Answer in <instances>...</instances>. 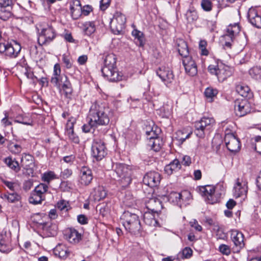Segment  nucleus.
<instances>
[{
    "mask_svg": "<svg viewBox=\"0 0 261 261\" xmlns=\"http://www.w3.org/2000/svg\"><path fill=\"white\" fill-rule=\"evenodd\" d=\"M112 116L113 111L106 103L96 101L92 104L87 119H91V124L97 128L108 125Z\"/></svg>",
    "mask_w": 261,
    "mask_h": 261,
    "instance_id": "1",
    "label": "nucleus"
},
{
    "mask_svg": "<svg viewBox=\"0 0 261 261\" xmlns=\"http://www.w3.org/2000/svg\"><path fill=\"white\" fill-rule=\"evenodd\" d=\"M116 57L113 54L106 56L104 60V66L101 69L103 75L111 82L121 81L122 75L117 71L116 67Z\"/></svg>",
    "mask_w": 261,
    "mask_h": 261,
    "instance_id": "2",
    "label": "nucleus"
},
{
    "mask_svg": "<svg viewBox=\"0 0 261 261\" xmlns=\"http://www.w3.org/2000/svg\"><path fill=\"white\" fill-rule=\"evenodd\" d=\"M121 220L125 229L129 232L135 234L139 232L141 228L140 221L136 214L125 211L121 215Z\"/></svg>",
    "mask_w": 261,
    "mask_h": 261,
    "instance_id": "3",
    "label": "nucleus"
},
{
    "mask_svg": "<svg viewBox=\"0 0 261 261\" xmlns=\"http://www.w3.org/2000/svg\"><path fill=\"white\" fill-rule=\"evenodd\" d=\"M37 29L39 32L38 42L40 45L48 44L56 37L55 31L50 24L42 23Z\"/></svg>",
    "mask_w": 261,
    "mask_h": 261,
    "instance_id": "4",
    "label": "nucleus"
},
{
    "mask_svg": "<svg viewBox=\"0 0 261 261\" xmlns=\"http://www.w3.org/2000/svg\"><path fill=\"white\" fill-rule=\"evenodd\" d=\"M215 124V121L212 117H202L195 123V135L200 138H203L207 133H210Z\"/></svg>",
    "mask_w": 261,
    "mask_h": 261,
    "instance_id": "5",
    "label": "nucleus"
},
{
    "mask_svg": "<svg viewBox=\"0 0 261 261\" xmlns=\"http://www.w3.org/2000/svg\"><path fill=\"white\" fill-rule=\"evenodd\" d=\"M114 171L120 178V184L122 187H127L131 182L132 170L128 165L122 163L113 165Z\"/></svg>",
    "mask_w": 261,
    "mask_h": 261,
    "instance_id": "6",
    "label": "nucleus"
},
{
    "mask_svg": "<svg viewBox=\"0 0 261 261\" xmlns=\"http://www.w3.org/2000/svg\"><path fill=\"white\" fill-rule=\"evenodd\" d=\"M208 71L211 74L215 75L220 82H223L232 74V69L222 63L210 65Z\"/></svg>",
    "mask_w": 261,
    "mask_h": 261,
    "instance_id": "7",
    "label": "nucleus"
},
{
    "mask_svg": "<svg viewBox=\"0 0 261 261\" xmlns=\"http://www.w3.org/2000/svg\"><path fill=\"white\" fill-rule=\"evenodd\" d=\"M21 48L20 45L16 41H14L13 43H0V53L10 58H16L20 53Z\"/></svg>",
    "mask_w": 261,
    "mask_h": 261,
    "instance_id": "8",
    "label": "nucleus"
},
{
    "mask_svg": "<svg viewBox=\"0 0 261 261\" xmlns=\"http://www.w3.org/2000/svg\"><path fill=\"white\" fill-rule=\"evenodd\" d=\"M234 103V112L237 116H244L252 110L251 103L247 99H237Z\"/></svg>",
    "mask_w": 261,
    "mask_h": 261,
    "instance_id": "9",
    "label": "nucleus"
},
{
    "mask_svg": "<svg viewBox=\"0 0 261 261\" xmlns=\"http://www.w3.org/2000/svg\"><path fill=\"white\" fill-rule=\"evenodd\" d=\"M125 22V16L121 13H116L110 22L112 31L115 34H120L124 29Z\"/></svg>",
    "mask_w": 261,
    "mask_h": 261,
    "instance_id": "10",
    "label": "nucleus"
},
{
    "mask_svg": "<svg viewBox=\"0 0 261 261\" xmlns=\"http://www.w3.org/2000/svg\"><path fill=\"white\" fill-rule=\"evenodd\" d=\"M92 154L97 161L101 160L106 155L107 149L102 140H94L92 145Z\"/></svg>",
    "mask_w": 261,
    "mask_h": 261,
    "instance_id": "11",
    "label": "nucleus"
},
{
    "mask_svg": "<svg viewBox=\"0 0 261 261\" xmlns=\"http://www.w3.org/2000/svg\"><path fill=\"white\" fill-rule=\"evenodd\" d=\"M225 132L224 142L228 150L230 152H237L241 147L240 142L239 139L232 133Z\"/></svg>",
    "mask_w": 261,
    "mask_h": 261,
    "instance_id": "12",
    "label": "nucleus"
},
{
    "mask_svg": "<svg viewBox=\"0 0 261 261\" xmlns=\"http://www.w3.org/2000/svg\"><path fill=\"white\" fill-rule=\"evenodd\" d=\"M68 79L67 76L63 73L61 74L60 65L58 63L56 64L54 66V70L52 76L50 79V82L56 86L58 88H61V84Z\"/></svg>",
    "mask_w": 261,
    "mask_h": 261,
    "instance_id": "13",
    "label": "nucleus"
},
{
    "mask_svg": "<svg viewBox=\"0 0 261 261\" xmlns=\"http://www.w3.org/2000/svg\"><path fill=\"white\" fill-rule=\"evenodd\" d=\"M248 189L247 182L242 178H237L233 187V196H246Z\"/></svg>",
    "mask_w": 261,
    "mask_h": 261,
    "instance_id": "14",
    "label": "nucleus"
},
{
    "mask_svg": "<svg viewBox=\"0 0 261 261\" xmlns=\"http://www.w3.org/2000/svg\"><path fill=\"white\" fill-rule=\"evenodd\" d=\"M10 233L3 230L0 233V251L4 253L9 252L12 250Z\"/></svg>",
    "mask_w": 261,
    "mask_h": 261,
    "instance_id": "15",
    "label": "nucleus"
},
{
    "mask_svg": "<svg viewBox=\"0 0 261 261\" xmlns=\"http://www.w3.org/2000/svg\"><path fill=\"white\" fill-rule=\"evenodd\" d=\"M161 177L159 173L156 172L147 173L144 176L143 183L150 188L156 187L160 182Z\"/></svg>",
    "mask_w": 261,
    "mask_h": 261,
    "instance_id": "16",
    "label": "nucleus"
},
{
    "mask_svg": "<svg viewBox=\"0 0 261 261\" xmlns=\"http://www.w3.org/2000/svg\"><path fill=\"white\" fill-rule=\"evenodd\" d=\"M144 130L145 132L147 139L150 140L153 139L155 136L161 134V129L157 126L154 125V122L152 121H147L145 123Z\"/></svg>",
    "mask_w": 261,
    "mask_h": 261,
    "instance_id": "17",
    "label": "nucleus"
},
{
    "mask_svg": "<svg viewBox=\"0 0 261 261\" xmlns=\"http://www.w3.org/2000/svg\"><path fill=\"white\" fill-rule=\"evenodd\" d=\"M182 64L185 71L190 76H194L197 73V65L192 58L187 56L183 58Z\"/></svg>",
    "mask_w": 261,
    "mask_h": 261,
    "instance_id": "18",
    "label": "nucleus"
},
{
    "mask_svg": "<svg viewBox=\"0 0 261 261\" xmlns=\"http://www.w3.org/2000/svg\"><path fill=\"white\" fill-rule=\"evenodd\" d=\"M230 237L236 247L234 251H240L245 245L243 234L237 230H232L231 231Z\"/></svg>",
    "mask_w": 261,
    "mask_h": 261,
    "instance_id": "19",
    "label": "nucleus"
},
{
    "mask_svg": "<svg viewBox=\"0 0 261 261\" xmlns=\"http://www.w3.org/2000/svg\"><path fill=\"white\" fill-rule=\"evenodd\" d=\"M75 120L69 119L66 123L65 134L68 137L69 140L73 143L77 144L80 142L79 137L75 134L73 130Z\"/></svg>",
    "mask_w": 261,
    "mask_h": 261,
    "instance_id": "20",
    "label": "nucleus"
},
{
    "mask_svg": "<svg viewBox=\"0 0 261 261\" xmlns=\"http://www.w3.org/2000/svg\"><path fill=\"white\" fill-rule=\"evenodd\" d=\"M65 238L70 243L75 244L82 239V235L74 228L67 229L64 234Z\"/></svg>",
    "mask_w": 261,
    "mask_h": 261,
    "instance_id": "21",
    "label": "nucleus"
},
{
    "mask_svg": "<svg viewBox=\"0 0 261 261\" xmlns=\"http://www.w3.org/2000/svg\"><path fill=\"white\" fill-rule=\"evenodd\" d=\"M248 19L249 22L257 28L261 29V16L258 14L255 8H250L248 11Z\"/></svg>",
    "mask_w": 261,
    "mask_h": 261,
    "instance_id": "22",
    "label": "nucleus"
},
{
    "mask_svg": "<svg viewBox=\"0 0 261 261\" xmlns=\"http://www.w3.org/2000/svg\"><path fill=\"white\" fill-rule=\"evenodd\" d=\"M80 182L83 185H88L93 179L91 169L87 167H83L80 171Z\"/></svg>",
    "mask_w": 261,
    "mask_h": 261,
    "instance_id": "23",
    "label": "nucleus"
},
{
    "mask_svg": "<svg viewBox=\"0 0 261 261\" xmlns=\"http://www.w3.org/2000/svg\"><path fill=\"white\" fill-rule=\"evenodd\" d=\"M70 14L74 20L79 19L82 14V6L79 0H72L70 4Z\"/></svg>",
    "mask_w": 261,
    "mask_h": 261,
    "instance_id": "24",
    "label": "nucleus"
},
{
    "mask_svg": "<svg viewBox=\"0 0 261 261\" xmlns=\"http://www.w3.org/2000/svg\"><path fill=\"white\" fill-rule=\"evenodd\" d=\"M99 23L97 20L86 21L82 23V28L87 35L90 36L95 32L96 27Z\"/></svg>",
    "mask_w": 261,
    "mask_h": 261,
    "instance_id": "25",
    "label": "nucleus"
},
{
    "mask_svg": "<svg viewBox=\"0 0 261 261\" xmlns=\"http://www.w3.org/2000/svg\"><path fill=\"white\" fill-rule=\"evenodd\" d=\"M176 46L179 54L183 58L189 55V49L186 42L182 39H177Z\"/></svg>",
    "mask_w": 261,
    "mask_h": 261,
    "instance_id": "26",
    "label": "nucleus"
},
{
    "mask_svg": "<svg viewBox=\"0 0 261 261\" xmlns=\"http://www.w3.org/2000/svg\"><path fill=\"white\" fill-rule=\"evenodd\" d=\"M240 32V28L237 23L229 25L226 29V34L224 35L225 39L232 40L234 36Z\"/></svg>",
    "mask_w": 261,
    "mask_h": 261,
    "instance_id": "27",
    "label": "nucleus"
},
{
    "mask_svg": "<svg viewBox=\"0 0 261 261\" xmlns=\"http://www.w3.org/2000/svg\"><path fill=\"white\" fill-rule=\"evenodd\" d=\"M158 214L152 213L150 212H145L143 216L144 223L149 226H159L158 220L156 219L155 215Z\"/></svg>",
    "mask_w": 261,
    "mask_h": 261,
    "instance_id": "28",
    "label": "nucleus"
},
{
    "mask_svg": "<svg viewBox=\"0 0 261 261\" xmlns=\"http://www.w3.org/2000/svg\"><path fill=\"white\" fill-rule=\"evenodd\" d=\"M148 145L151 147L152 149L154 151L158 152L161 150L163 146V141L162 137L159 136H155L153 139L149 140Z\"/></svg>",
    "mask_w": 261,
    "mask_h": 261,
    "instance_id": "29",
    "label": "nucleus"
},
{
    "mask_svg": "<svg viewBox=\"0 0 261 261\" xmlns=\"http://www.w3.org/2000/svg\"><path fill=\"white\" fill-rule=\"evenodd\" d=\"M191 134V130L184 128L176 132L174 138L179 142V143L182 144L187 138L190 137Z\"/></svg>",
    "mask_w": 261,
    "mask_h": 261,
    "instance_id": "30",
    "label": "nucleus"
},
{
    "mask_svg": "<svg viewBox=\"0 0 261 261\" xmlns=\"http://www.w3.org/2000/svg\"><path fill=\"white\" fill-rule=\"evenodd\" d=\"M197 190L202 196H212L215 192L216 188L212 185L199 186Z\"/></svg>",
    "mask_w": 261,
    "mask_h": 261,
    "instance_id": "31",
    "label": "nucleus"
},
{
    "mask_svg": "<svg viewBox=\"0 0 261 261\" xmlns=\"http://www.w3.org/2000/svg\"><path fill=\"white\" fill-rule=\"evenodd\" d=\"M54 253L56 255L58 256L60 258H65L69 254L68 248L63 244H59L54 250Z\"/></svg>",
    "mask_w": 261,
    "mask_h": 261,
    "instance_id": "32",
    "label": "nucleus"
},
{
    "mask_svg": "<svg viewBox=\"0 0 261 261\" xmlns=\"http://www.w3.org/2000/svg\"><path fill=\"white\" fill-rule=\"evenodd\" d=\"M180 165L178 160H174L172 162L166 165L164 167V172L168 175L173 173L177 168H180Z\"/></svg>",
    "mask_w": 261,
    "mask_h": 261,
    "instance_id": "33",
    "label": "nucleus"
},
{
    "mask_svg": "<svg viewBox=\"0 0 261 261\" xmlns=\"http://www.w3.org/2000/svg\"><path fill=\"white\" fill-rule=\"evenodd\" d=\"M236 91L242 97H250L251 92L249 87L244 84H239L236 86Z\"/></svg>",
    "mask_w": 261,
    "mask_h": 261,
    "instance_id": "34",
    "label": "nucleus"
},
{
    "mask_svg": "<svg viewBox=\"0 0 261 261\" xmlns=\"http://www.w3.org/2000/svg\"><path fill=\"white\" fill-rule=\"evenodd\" d=\"M132 34L135 37L136 43L139 46H143L145 43L143 33L135 29L132 31Z\"/></svg>",
    "mask_w": 261,
    "mask_h": 261,
    "instance_id": "35",
    "label": "nucleus"
},
{
    "mask_svg": "<svg viewBox=\"0 0 261 261\" xmlns=\"http://www.w3.org/2000/svg\"><path fill=\"white\" fill-rule=\"evenodd\" d=\"M60 90H62L66 97H69L72 93V88L68 79L61 84Z\"/></svg>",
    "mask_w": 261,
    "mask_h": 261,
    "instance_id": "36",
    "label": "nucleus"
},
{
    "mask_svg": "<svg viewBox=\"0 0 261 261\" xmlns=\"http://www.w3.org/2000/svg\"><path fill=\"white\" fill-rule=\"evenodd\" d=\"M15 122L27 125L32 124V120L29 115L26 114H19L16 117Z\"/></svg>",
    "mask_w": 261,
    "mask_h": 261,
    "instance_id": "37",
    "label": "nucleus"
},
{
    "mask_svg": "<svg viewBox=\"0 0 261 261\" xmlns=\"http://www.w3.org/2000/svg\"><path fill=\"white\" fill-rule=\"evenodd\" d=\"M34 158L30 154L23 153L21 159V163L22 166L28 168L33 164Z\"/></svg>",
    "mask_w": 261,
    "mask_h": 261,
    "instance_id": "38",
    "label": "nucleus"
},
{
    "mask_svg": "<svg viewBox=\"0 0 261 261\" xmlns=\"http://www.w3.org/2000/svg\"><path fill=\"white\" fill-rule=\"evenodd\" d=\"M5 164L11 169L17 172L20 170V167L17 161L13 160L10 157H8L5 159Z\"/></svg>",
    "mask_w": 261,
    "mask_h": 261,
    "instance_id": "39",
    "label": "nucleus"
},
{
    "mask_svg": "<svg viewBox=\"0 0 261 261\" xmlns=\"http://www.w3.org/2000/svg\"><path fill=\"white\" fill-rule=\"evenodd\" d=\"M174 81V75L173 71L169 68L164 70V84L167 86L170 84H172Z\"/></svg>",
    "mask_w": 261,
    "mask_h": 261,
    "instance_id": "40",
    "label": "nucleus"
},
{
    "mask_svg": "<svg viewBox=\"0 0 261 261\" xmlns=\"http://www.w3.org/2000/svg\"><path fill=\"white\" fill-rule=\"evenodd\" d=\"M57 178V176L55 172L52 171H48L44 172L41 175V180L48 184L50 181Z\"/></svg>",
    "mask_w": 261,
    "mask_h": 261,
    "instance_id": "41",
    "label": "nucleus"
},
{
    "mask_svg": "<svg viewBox=\"0 0 261 261\" xmlns=\"http://www.w3.org/2000/svg\"><path fill=\"white\" fill-rule=\"evenodd\" d=\"M250 76L256 80H261V67L254 66L251 68L249 71Z\"/></svg>",
    "mask_w": 261,
    "mask_h": 261,
    "instance_id": "42",
    "label": "nucleus"
},
{
    "mask_svg": "<svg viewBox=\"0 0 261 261\" xmlns=\"http://www.w3.org/2000/svg\"><path fill=\"white\" fill-rule=\"evenodd\" d=\"M12 9L0 7V19L3 20H8L12 16Z\"/></svg>",
    "mask_w": 261,
    "mask_h": 261,
    "instance_id": "43",
    "label": "nucleus"
},
{
    "mask_svg": "<svg viewBox=\"0 0 261 261\" xmlns=\"http://www.w3.org/2000/svg\"><path fill=\"white\" fill-rule=\"evenodd\" d=\"M91 194L93 196H107V191L104 187L98 186L93 189Z\"/></svg>",
    "mask_w": 261,
    "mask_h": 261,
    "instance_id": "44",
    "label": "nucleus"
},
{
    "mask_svg": "<svg viewBox=\"0 0 261 261\" xmlns=\"http://www.w3.org/2000/svg\"><path fill=\"white\" fill-rule=\"evenodd\" d=\"M185 16L187 20L190 23L196 21L198 17L197 12L195 10H191L187 11Z\"/></svg>",
    "mask_w": 261,
    "mask_h": 261,
    "instance_id": "45",
    "label": "nucleus"
},
{
    "mask_svg": "<svg viewBox=\"0 0 261 261\" xmlns=\"http://www.w3.org/2000/svg\"><path fill=\"white\" fill-rule=\"evenodd\" d=\"M8 147L9 151L14 154H18L22 151V147L20 145L14 144L12 142L9 143Z\"/></svg>",
    "mask_w": 261,
    "mask_h": 261,
    "instance_id": "46",
    "label": "nucleus"
},
{
    "mask_svg": "<svg viewBox=\"0 0 261 261\" xmlns=\"http://www.w3.org/2000/svg\"><path fill=\"white\" fill-rule=\"evenodd\" d=\"M48 186L44 184H40L36 186L34 189L35 192L37 194L41 195L44 194H48L47 193Z\"/></svg>",
    "mask_w": 261,
    "mask_h": 261,
    "instance_id": "47",
    "label": "nucleus"
},
{
    "mask_svg": "<svg viewBox=\"0 0 261 261\" xmlns=\"http://www.w3.org/2000/svg\"><path fill=\"white\" fill-rule=\"evenodd\" d=\"M168 200L173 203L174 204H176L179 207H181L182 205H186V203H184V199L182 197H167Z\"/></svg>",
    "mask_w": 261,
    "mask_h": 261,
    "instance_id": "48",
    "label": "nucleus"
},
{
    "mask_svg": "<svg viewBox=\"0 0 261 261\" xmlns=\"http://www.w3.org/2000/svg\"><path fill=\"white\" fill-rule=\"evenodd\" d=\"M57 206L61 211L67 212L70 208L68 202L64 200L59 201Z\"/></svg>",
    "mask_w": 261,
    "mask_h": 261,
    "instance_id": "49",
    "label": "nucleus"
},
{
    "mask_svg": "<svg viewBox=\"0 0 261 261\" xmlns=\"http://www.w3.org/2000/svg\"><path fill=\"white\" fill-rule=\"evenodd\" d=\"M218 93L216 89H214L211 87L207 88L204 91V95L207 98L212 99L214 97L216 96Z\"/></svg>",
    "mask_w": 261,
    "mask_h": 261,
    "instance_id": "50",
    "label": "nucleus"
},
{
    "mask_svg": "<svg viewBox=\"0 0 261 261\" xmlns=\"http://www.w3.org/2000/svg\"><path fill=\"white\" fill-rule=\"evenodd\" d=\"M201 6L204 11L210 12L212 9L213 5L210 0H202L201 2Z\"/></svg>",
    "mask_w": 261,
    "mask_h": 261,
    "instance_id": "51",
    "label": "nucleus"
},
{
    "mask_svg": "<svg viewBox=\"0 0 261 261\" xmlns=\"http://www.w3.org/2000/svg\"><path fill=\"white\" fill-rule=\"evenodd\" d=\"M13 0H0V7L12 9Z\"/></svg>",
    "mask_w": 261,
    "mask_h": 261,
    "instance_id": "52",
    "label": "nucleus"
},
{
    "mask_svg": "<svg viewBox=\"0 0 261 261\" xmlns=\"http://www.w3.org/2000/svg\"><path fill=\"white\" fill-rule=\"evenodd\" d=\"M219 251L223 254L228 255L230 254L231 251L230 247L226 245L221 244L219 247Z\"/></svg>",
    "mask_w": 261,
    "mask_h": 261,
    "instance_id": "53",
    "label": "nucleus"
},
{
    "mask_svg": "<svg viewBox=\"0 0 261 261\" xmlns=\"http://www.w3.org/2000/svg\"><path fill=\"white\" fill-rule=\"evenodd\" d=\"M88 123L82 126V130L85 133H89L92 128L94 129L97 128L96 126L92 125V123L91 124V119H88Z\"/></svg>",
    "mask_w": 261,
    "mask_h": 261,
    "instance_id": "54",
    "label": "nucleus"
},
{
    "mask_svg": "<svg viewBox=\"0 0 261 261\" xmlns=\"http://www.w3.org/2000/svg\"><path fill=\"white\" fill-rule=\"evenodd\" d=\"M44 197H30V203L34 205L40 204L43 200H44Z\"/></svg>",
    "mask_w": 261,
    "mask_h": 261,
    "instance_id": "55",
    "label": "nucleus"
},
{
    "mask_svg": "<svg viewBox=\"0 0 261 261\" xmlns=\"http://www.w3.org/2000/svg\"><path fill=\"white\" fill-rule=\"evenodd\" d=\"M216 188L215 192L218 193V194L220 196L224 194V192L225 190V187L224 186L223 183H219L216 186H215Z\"/></svg>",
    "mask_w": 261,
    "mask_h": 261,
    "instance_id": "56",
    "label": "nucleus"
},
{
    "mask_svg": "<svg viewBox=\"0 0 261 261\" xmlns=\"http://www.w3.org/2000/svg\"><path fill=\"white\" fill-rule=\"evenodd\" d=\"M255 150L261 154V137L256 136L255 137Z\"/></svg>",
    "mask_w": 261,
    "mask_h": 261,
    "instance_id": "57",
    "label": "nucleus"
},
{
    "mask_svg": "<svg viewBox=\"0 0 261 261\" xmlns=\"http://www.w3.org/2000/svg\"><path fill=\"white\" fill-rule=\"evenodd\" d=\"M192 253L193 251L190 247H186L182 250V256L184 258H189L192 256Z\"/></svg>",
    "mask_w": 261,
    "mask_h": 261,
    "instance_id": "58",
    "label": "nucleus"
},
{
    "mask_svg": "<svg viewBox=\"0 0 261 261\" xmlns=\"http://www.w3.org/2000/svg\"><path fill=\"white\" fill-rule=\"evenodd\" d=\"M62 60L67 68H70L72 66V63L70 61V58L64 54L62 56Z\"/></svg>",
    "mask_w": 261,
    "mask_h": 261,
    "instance_id": "59",
    "label": "nucleus"
},
{
    "mask_svg": "<svg viewBox=\"0 0 261 261\" xmlns=\"http://www.w3.org/2000/svg\"><path fill=\"white\" fill-rule=\"evenodd\" d=\"M190 225L191 227H194L195 230L198 231H201L202 229V226L198 223L197 221L195 219L190 221Z\"/></svg>",
    "mask_w": 261,
    "mask_h": 261,
    "instance_id": "60",
    "label": "nucleus"
},
{
    "mask_svg": "<svg viewBox=\"0 0 261 261\" xmlns=\"http://www.w3.org/2000/svg\"><path fill=\"white\" fill-rule=\"evenodd\" d=\"M111 0H101L100 2V8L101 10L105 11L110 6Z\"/></svg>",
    "mask_w": 261,
    "mask_h": 261,
    "instance_id": "61",
    "label": "nucleus"
},
{
    "mask_svg": "<svg viewBox=\"0 0 261 261\" xmlns=\"http://www.w3.org/2000/svg\"><path fill=\"white\" fill-rule=\"evenodd\" d=\"M72 173L71 169H66L64 170L61 173V176L64 179L69 177Z\"/></svg>",
    "mask_w": 261,
    "mask_h": 261,
    "instance_id": "62",
    "label": "nucleus"
},
{
    "mask_svg": "<svg viewBox=\"0 0 261 261\" xmlns=\"http://www.w3.org/2000/svg\"><path fill=\"white\" fill-rule=\"evenodd\" d=\"M204 200L208 204H213L218 201L217 197H203Z\"/></svg>",
    "mask_w": 261,
    "mask_h": 261,
    "instance_id": "63",
    "label": "nucleus"
},
{
    "mask_svg": "<svg viewBox=\"0 0 261 261\" xmlns=\"http://www.w3.org/2000/svg\"><path fill=\"white\" fill-rule=\"evenodd\" d=\"M75 157L74 155L71 154L68 156H65L63 158V160L66 163L72 164L75 161Z\"/></svg>",
    "mask_w": 261,
    "mask_h": 261,
    "instance_id": "64",
    "label": "nucleus"
}]
</instances>
